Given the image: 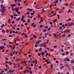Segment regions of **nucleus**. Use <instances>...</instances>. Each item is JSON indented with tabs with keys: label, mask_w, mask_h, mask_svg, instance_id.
I'll return each mask as SVG.
<instances>
[{
	"label": "nucleus",
	"mask_w": 74,
	"mask_h": 74,
	"mask_svg": "<svg viewBox=\"0 0 74 74\" xmlns=\"http://www.w3.org/2000/svg\"><path fill=\"white\" fill-rule=\"evenodd\" d=\"M16 12H17L18 14H21V13L19 12L18 11L19 10V8L18 7L17 8H17H16Z\"/></svg>",
	"instance_id": "nucleus-1"
},
{
	"label": "nucleus",
	"mask_w": 74,
	"mask_h": 74,
	"mask_svg": "<svg viewBox=\"0 0 74 74\" xmlns=\"http://www.w3.org/2000/svg\"><path fill=\"white\" fill-rule=\"evenodd\" d=\"M15 4H12L11 5V7L12 8H13L14 7H15Z\"/></svg>",
	"instance_id": "nucleus-2"
},
{
	"label": "nucleus",
	"mask_w": 74,
	"mask_h": 74,
	"mask_svg": "<svg viewBox=\"0 0 74 74\" xmlns=\"http://www.w3.org/2000/svg\"><path fill=\"white\" fill-rule=\"evenodd\" d=\"M21 21H23V23H25V22L26 21H25V20H24V19H21Z\"/></svg>",
	"instance_id": "nucleus-3"
},
{
	"label": "nucleus",
	"mask_w": 74,
	"mask_h": 74,
	"mask_svg": "<svg viewBox=\"0 0 74 74\" xmlns=\"http://www.w3.org/2000/svg\"><path fill=\"white\" fill-rule=\"evenodd\" d=\"M54 3H55L58 4V0H57L56 1H54Z\"/></svg>",
	"instance_id": "nucleus-4"
},
{
	"label": "nucleus",
	"mask_w": 74,
	"mask_h": 74,
	"mask_svg": "<svg viewBox=\"0 0 74 74\" xmlns=\"http://www.w3.org/2000/svg\"><path fill=\"white\" fill-rule=\"evenodd\" d=\"M65 59H66L67 61H68V62H69V61H70V60L69 58H65Z\"/></svg>",
	"instance_id": "nucleus-5"
},
{
	"label": "nucleus",
	"mask_w": 74,
	"mask_h": 74,
	"mask_svg": "<svg viewBox=\"0 0 74 74\" xmlns=\"http://www.w3.org/2000/svg\"><path fill=\"white\" fill-rule=\"evenodd\" d=\"M21 19V17H19L18 19H16V21H18L19 20H20Z\"/></svg>",
	"instance_id": "nucleus-6"
},
{
	"label": "nucleus",
	"mask_w": 74,
	"mask_h": 74,
	"mask_svg": "<svg viewBox=\"0 0 74 74\" xmlns=\"http://www.w3.org/2000/svg\"><path fill=\"white\" fill-rule=\"evenodd\" d=\"M42 12L43 13H44V12H45V11L44 10V9H42Z\"/></svg>",
	"instance_id": "nucleus-7"
},
{
	"label": "nucleus",
	"mask_w": 74,
	"mask_h": 74,
	"mask_svg": "<svg viewBox=\"0 0 74 74\" xmlns=\"http://www.w3.org/2000/svg\"><path fill=\"white\" fill-rule=\"evenodd\" d=\"M70 62L72 63H74V60H71Z\"/></svg>",
	"instance_id": "nucleus-8"
},
{
	"label": "nucleus",
	"mask_w": 74,
	"mask_h": 74,
	"mask_svg": "<svg viewBox=\"0 0 74 74\" xmlns=\"http://www.w3.org/2000/svg\"><path fill=\"white\" fill-rule=\"evenodd\" d=\"M44 54H45L44 52H43L41 53V55H44Z\"/></svg>",
	"instance_id": "nucleus-9"
},
{
	"label": "nucleus",
	"mask_w": 74,
	"mask_h": 74,
	"mask_svg": "<svg viewBox=\"0 0 74 74\" xmlns=\"http://www.w3.org/2000/svg\"><path fill=\"white\" fill-rule=\"evenodd\" d=\"M40 43V42H39V41L38 40L37 42L36 43V44H39Z\"/></svg>",
	"instance_id": "nucleus-10"
},
{
	"label": "nucleus",
	"mask_w": 74,
	"mask_h": 74,
	"mask_svg": "<svg viewBox=\"0 0 74 74\" xmlns=\"http://www.w3.org/2000/svg\"><path fill=\"white\" fill-rule=\"evenodd\" d=\"M35 52L36 53H37V52H38V50H37V49H36Z\"/></svg>",
	"instance_id": "nucleus-11"
},
{
	"label": "nucleus",
	"mask_w": 74,
	"mask_h": 74,
	"mask_svg": "<svg viewBox=\"0 0 74 74\" xmlns=\"http://www.w3.org/2000/svg\"><path fill=\"white\" fill-rule=\"evenodd\" d=\"M33 37L34 38H37V37H36V36L35 35H34Z\"/></svg>",
	"instance_id": "nucleus-12"
},
{
	"label": "nucleus",
	"mask_w": 74,
	"mask_h": 74,
	"mask_svg": "<svg viewBox=\"0 0 74 74\" xmlns=\"http://www.w3.org/2000/svg\"><path fill=\"white\" fill-rule=\"evenodd\" d=\"M2 33H5V31L4 30H3L2 31Z\"/></svg>",
	"instance_id": "nucleus-13"
},
{
	"label": "nucleus",
	"mask_w": 74,
	"mask_h": 74,
	"mask_svg": "<svg viewBox=\"0 0 74 74\" xmlns=\"http://www.w3.org/2000/svg\"><path fill=\"white\" fill-rule=\"evenodd\" d=\"M56 19H54L53 21V22H56Z\"/></svg>",
	"instance_id": "nucleus-14"
},
{
	"label": "nucleus",
	"mask_w": 74,
	"mask_h": 74,
	"mask_svg": "<svg viewBox=\"0 0 74 74\" xmlns=\"http://www.w3.org/2000/svg\"><path fill=\"white\" fill-rule=\"evenodd\" d=\"M50 67H51V68H52H52H53V64H51L50 66Z\"/></svg>",
	"instance_id": "nucleus-15"
},
{
	"label": "nucleus",
	"mask_w": 74,
	"mask_h": 74,
	"mask_svg": "<svg viewBox=\"0 0 74 74\" xmlns=\"http://www.w3.org/2000/svg\"><path fill=\"white\" fill-rule=\"evenodd\" d=\"M48 55H49V53H47L46 54L45 57H47V56H48Z\"/></svg>",
	"instance_id": "nucleus-16"
},
{
	"label": "nucleus",
	"mask_w": 74,
	"mask_h": 74,
	"mask_svg": "<svg viewBox=\"0 0 74 74\" xmlns=\"http://www.w3.org/2000/svg\"><path fill=\"white\" fill-rule=\"evenodd\" d=\"M35 64H37V61L38 60H35Z\"/></svg>",
	"instance_id": "nucleus-17"
},
{
	"label": "nucleus",
	"mask_w": 74,
	"mask_h": 74,
	"mask_svg": "<svg viewBox=\"0 0 74 74\" xmlns=\"http://www.w3.org/2000/svg\"><path fill=\"white\" fill-rule=\"evenodd\" d=\"M58 19H60V17L59 16V15H58Z\"/></svg>",
	"instance_id": "nucleus-18"
},
{
	"label": "nucleus",
	"mask_w": 74,
	"mask_h": 74,
	"mask_svg": "<svg viewBox=\"0 0 74 74\" xmlns=\"http://www.w3.org/2000/svg\"><path fill=\"white\" fill-rule=\"evenodd\" d=\"M20 59H21L19 58V59H17V60H16V62H18V61Z\"/></svg>",
	"instance_id": "nucleus-19"
},
{
	"label": "nucleus",
	"mask_w": 74,
	"mask_h": 74,
	"mask_svg": "<svg viewBox=\"0 0 74 74\" xmlns=\"http://www.w3.org/2000/svg\"><path fill=\"white\" fill-rule=\"evenodd\" d=\"M4 8H5V7L3 6L2 8V10H4Z\"/></svg>",
	"instance_id": "nucleus-20"
},
{
	"label": "nucleus",
	"mask_w": 74,
	"mask_h": 74,
	"mask_svg": "<svg viewBox=\"0 0 74 74\" xmlns=\"http://www.w3.org/2000/svg\"><path fill=\"white\" fill-rule=\"evenodd\" d=\"M52 5H53V4H51V5H49V8H51V7H52Z\"/></svg>",
	"instance_id": "nucleus-21"
},
{
	"label": "nucleus",
	"mask_w": 74,
	"mask_h": 74,
	"mask_svg": "<svg viewBox=\"0 0 74 74\" xmlns=\"http://www.w3.org/2000/svg\"><path fill=\"white\" fill-rule=\"evenodd\" d=\"M25 37L26 38H27L28 37V36H27V35H25Z\"/></svg>",
	"instance_id": "nucleus-22"
},
{
	"label": "nucleus",
	"mask_w": 74,
	"mask_h": 74,
	"mask_svg": "<svg viewBox=\"0 0 74 74\" xmlns=\"http://www.w3.org/2000/svg\"><path fill=\"white\" fill-rule=\"evenodd\" d=\"M53 36L54 37H56V36H57V35H55V34H53Z\"/></svg>",
	"instance_id": "nucleus-23"
},
{
	"label": "nucleus",
	"mask_w": 74,
	"mask_h": 74,
	"mask_svg": "<svg viewBox=\"0 0 74 74\" xmlns=\"http://www.w3.org/2000/svg\"><path fill=\"white\" fill-rule=\"evenodd\" d=\"M15 45H14L12 49H15Z\"/></svg>",
	"instance_id": "nucleus-24"
},
{
	"label": "nucleus",
	"mask_w": 74,
	"mask_h": 74,
	"mask_svg": "<svg viewBox=\"0 0 74 74\" xmlns=\"http://www.w3.org/2000/svg\"><path fill=\"white\" fill-rule=\"evenodd\" d=\"M8 64H10V65H11V62H8Z\"/></svg>",
	"instance_id": "nucleus-25"
},
{
	"label": "nucleus",
	"mask_w": 74,
	"mask_h": 74,
	"mask_svg": "<svg viewBox=\"0 0 74 74\" xmlns=\"http://www.w3.org/2000/svg\"><path fill=\"white\" fill-rule=\"evenodd\" d=\"M12 11H15H15H16V9H15V8H13L12 9Z\"/></svg>",
	"instance_id": "nucleus-26"
},
{
	"label": "nucleus",
	"mask_w": 74,
	"mask_h": 74,
	"mask_svg": "<svg viewBox=\"0 0 74 74\" xmlns=\"http://www.w3.org/2000/svg\"><path fill=\"white\" fill-rule=\"evenodd\" d=\"M65 26L64 25H62V27H64V28H65V26Z\"/></svg>",
	"instance_id": "nucleus-27"
},
{
	"label": "nucleus",
	"mask_w": 74,
	"mask_h": 74,
	"mask_svg": "<svg viewBox=\"0 0 74 74\" xmlns=\"http://www.w3.org/2000/svg\"><path fill=\"white\" fill-rule=\"evenodd\" d=\"M43 32H47V30H46V29H44L43 30Z\"/></svg>",
	"instance_id": "nucleus-28"
},
{
	"label": "nucleus",
	"mask_w": 74,
	"mask_h": 74,
	"mask_svg": "<svg viewBox=\"0 0 74 74\" xmlns=\"http://www.w3.org/2000/svg\"><path fill=\"white\" fill-rule=\"evenodd\" d=\"M69 51H66V54L67 55H69Z\"/></svg>",
	"instance_id": "nucleus-29"
},
{
	"label": "nucleus",
	"mask_w": 74,
	"mask_h": 74,
	"mask_svg": "<svg viewBox=\"0 0 74 74\" xmlns=\"http://www.w3.org/2000/svg\"><path fill=\"white\" fill-rule=\"evenodd\" d=\"M25 18V16H22V18L21 19H23V18Z\"/></svg>",
	"instance_id": "nucleus-30"
},
{
	"label": "nucleus",
	"mask_w": 74,
	"mask_h": 74,
	"mask_svg": "<svg viewBox=\"0 0 74 74\" xmlns=\"http://www.w3.org/2000/svg\"><path fill=\"white\" fill-rule=\"evenodd\" d=\"M49 63H50V62H49H49H47V64H49Z\"/></svg>",
	"instance_id": "nucleus-31"
},
{
	"label": "nucleus",
	"mask_w": 74,
	"mask_h": 74,
	"mask_svg": "<svg viewBox=\"0 0 74 74\" xmlns=\"http://www.w3.org/2000/svg\"><path fill=\"white\" fill-rule=\"evenodd\" d=\"M2 40L3 41H5V40H7V39H5V38L3 39H2Z\"/></svg>",
	"instance_id": "nucleus-32"
},
{
	"label": "nucleus",
	"mask_w": 74,
	"mask_h": 74,
	"mask_svg": "<svg viewBox=\"0 0 74 74\" xmlns=\"http://www.w3.org/2000/svg\"><path fill=\"white\" fill-rule=\"evenodd\" d=\"M6 33H8V32H9V30H6Z\"/></svg>",
	"instance_id": "nucleus-33"
},
{
	"label": "nucleus",
	"mask_w": 74,
	"mask_h": 74,
	"mask_svg": "<svg viewBox=\"0 0 74 74\" xmlns=\"http://www.w3.org/2000/svg\"><path fill=\"white\" fill-rule=\"evenodd\" d=\"M36 9H37L38 10V9H40V8H38L37 7V5L36 6Z\"/></svg>",
	"instance_id": "nucleus-34"
},
{
	"label": "nucleus",
	"mask_w": 74,
	"mask_h": 74,
	"mask_svg": "<svg viewBox=\"0 0 74 74\" xmlns=\"http://www.w3.org/2000/svg\"><path fill=\"white\" fill-rule=\"evenodd\" d=\"M10 18H9V19L8 20V23H9L10 22Z\"/></svg>",
	"instance_id": "nucleus-35"
},
{
	"label": "nucleus",
	"mask_w": 74,
	"mask_h": 74,
	"mask_svg": "<svg viewBox=\"0 0 74 74\" xmlns=\"http://www.w3.org/2000/svg\"><path fill=\"white\" fill-rule=\"evenodd\" d=\"M5 15V13H2V14H1V15Z\"/></svg>",
	"instance_id": "nucleus-36"
},
{
	"label": "nucleus",
	"mask_w": 74,
	"mask_h": 74,
	"mask_svg": "<svg viewBox=\"0 0 74 74\" xmlns=\"http://www.w3.org/2000/svg\"><path fill=\"white\" fill-rule=\"evenodd\" d=\"M2 52H5V50L3 49L2 51Z\"/></svg>",
	"instance_id": "nucleus-37"
},
{
	"label": "nucleus",
	"mask_w": 74,
	"mask_h": 74,
	"mask_svg": "<svg viewBox=\"0 0 74 74\" xmlns=\"http://www.w3.org/2000/svg\"><path fill=\"white\" fill-rule=\"evenodd\" d=\"M34 13H31V15H34Z\"/></svg>",
	"instance_id": "nucleus-38"
},
{
	"label": "nucleus",
	"mask_w": 74,
	"mask_h": 74,
	"mask_svg": "<svg viewBox=\"0 0 74 74\" xmlns=\"http://www.w3.org/2000/svg\"><path fill=\"white\" fill-rule=\"evenodd\" d=\"M15 53V51H13V55H14Z\"/></svg>",
	"instance_id": "nucleus-39"
},
{
	"label": "nucleus",
	"mask_w": 74,
	"mask_h": 74,
	"mask_svg": "<svg viewBox=\"0 0 74 74\" xmlns=\"http://www.w3.org/2000/svg\"><path fill=\"white\" fill-rule=\"evenodd\" d=\"M45 36H47V35H48V33H46L45 34Z\"/></svg>",
	"instance_id": "nucleus-40"
},
{
	"label": "nucleus",
	"mask_w": 74,
	"mask_h": 74,
	"mask_svg": "<svg viewBox=\"0 0 74 74\" xmlns=\"http://www.w3.org/2000/svg\"><path fill=\"white\" fill-rule=\"evenodd\" d=\"M42 49V48H40L39 49V51H41V50Z\"/></svg>",
	"instance_id": "nucleus-41"
},
{
	"label": "nucleus",
	"mask_w": 74,
	"mask_h": 74,
	"mask_svg": "<svg viewBox=\"0 0 74 74\" xmlns=\"http://www.w3.org/2000/svg\"><path fill=\"white\" fill-rule=\"evenodd\" d=\"M49 41V40H47L46 42V44H48L49 43L48 42Z\"/></svg>",
	"instance_id": "nucleus-42"
},
{
	"label": "nucleus",
	"mask_w": 74,
	"mask_h": 74,
	"mask_svg": "<svg viewBox=\"0 0 74 74\" xmlns=\"http://www.w3.org/2000/svg\"><path fill=\"white\" fill-rule=\"evenodd\" d=\"M9 37H12V36L11 35H10L9 36Z\"/></svg>",
	"instance_id": "nucleus-43"
},
{
	"label": "nucleus",
	"mask_w": 74,
	"mask_h": 74,
	"mask_svg": "<svg viewBox=\"0 0 74 74\" xmlns=\"http://www.w3.org/2000/svg\"><path fill=\"white\" fill-rule=\"evenodd\" d=\"M34 25V23H33L32 24V26H33V25Z\"/></svg>",
	"instance_id": "nucleus-44"
},
{
	"label": "nucleus",
	"mask_w": 74,
	"mask_h": 74,
	"mask_svg": "<svg viewBox=\"0 0 74 74\" xmlns=\"http://www.w3.org/2000/svg\"><path fill=\"white\" fill-rule=\"evenodd\" d=\"M50 25H52V24H53V23H52V22H50Z\"/></svg>",
	"instance_id": "nucleus-45"
},
{
	"label": "nucleus",
	"mask_w": 74,
	"mask_h": 74,
	"mask_svg": "<svg viewBox=\"0 0 74 74\" xmlns=\"http://www.w3.org/2000/svg\"><path fill=\"white\" fill-rule=\"evenodd\" d=\"M47 30L48 31H49V30H51V28L50 27Z\"/></svg>",
	"instance_id": "nucleus-46"
},
{
	"label": "nucleus",
	"mask_w": 74,
	"mask_h": 74,
	"mask_svg": "<svg viewBox=\"0 0 74 74\" xmlns=\"http://www.w3.org/2000/svg\"><path fill=\"white\" fill-rule=\"evenodd\" d=\"M29 22H30V19H29L27 21V22H28V23H29Z\"/></svg>",
	"instance_id": "nucleus-47"
},
{
	"label": "nucleus",
	"mask_w": 74,
	"mask_h": 74,
	"mask_svg": "<svg viewBox=\"0 0 74 74\" xmlns=\"http://www.w3.org/2000/svg\"><path fill=\"white\" fill-rule=\"evenodd\" d=\"M45 62H48V60H45Z\"/></svg>",
	"instance_id": "nucleus-48"
},
{
	"label": "nucleus",
	"mask_w": 74,
	"mask_h": 74,
	"mask_svg": "<svg viewBox=\"0 0 74 74\" xmlns=\"http://www.w3.org/2000/svg\"><path fill=\"white\" fill-rule=\"evenodd\" d=\"M38 56H41V54H40V53H38Z\"/></svg>",
	"instance_id": "nucleus-49"
},
{
	"label": "nucleus",
	"mask_w": 74,
	"mask_h": 74,
	"mask_svg": "<svg viewBox=\"0 0 74 74\" xmlns=\"http://www.w3.org/2000/svg\"><path fill=\"white\" fill-rule=\"evenodd\" d=\"M5 59V60H8V58H6Z\"/></svg>",
	"instance_id": "nucleus-50"
},
{
	"label": "nucleus",
	"mask_w": 74,
	"mask_h": 74,
	"mask_svg": "<svg viewBox=\"0 0 74 74\" xmlns=\"http://www.w3.org/2000/svg\"><path fill=\"white\" fill-rule=\"evenodd\" d=\"M10 56L11 57H12V56H13V55H12V53L10 54Z\"/></svg>",
	"instance_id": "nucleus-51"
},
{
	"label": "nucleus",
	"mask_w": 74,
	"mask_h": 74,
	"mask_svg": "<svg viewBox=\"0 0 74 74\" xmlns=\"http://www.w3.org/2000/svg\"><path fill=\"white\" fill-rule=\"evenodd\" d=\"M25 33H23L21 34V36H23V35H25Z\"/></svg>",
	"instance_id": "nucleus-52"
},
{
	"label": "nucleus",
	"mask_w": 74,
	"mask_h": 74,
	"mask_svg": "<svg viewBox=\"0 0 74 74\" xmlns=\"http://www.w3.org/2000/svg\"><path fill=\"white\" fill-rule=\"evenodd\" d=\"M29 11L27 12V15H28V14H29Z\"/></svg>",
	"instance_id": "nucleus-53"
},
{
	"label": "nucleus",
	"mask_w": 74,
	"mask_h": 74,
	"mask_svg": "<svg viewBox=\"0 0 74 74\" xmlns=\"http://www.w3.org/2000/svg\"><path fill=\"white\" fill-rule=\"evenodd\" d=\"M8 71L9 72V73H12V71L11 70Z\"/></svg>",
	"instance_id": "nucleus-54"
},
{
	"label": "nucleus",
	"mask_w": 74,
	"mask_h": 74,
	"mask_svg": "<svg viewBox=\"0 0 74 74\" xmlns=\"http://www.w3.org/2000/svg\"><path fill=\"white\" fill-rule=\"evenodd\" d=\"M25 26H27V23H25Z\"/></svg>",
	"instance_id": "nucleus-55"
},
{
	"label": "nucleus",
	"mask_w": 74,
	"mask_h": 74,
	"mask_svg": "<svg viewBox=\"0 0 74 74\" xmlns=\"http://www.w3.org/2000/svg\"><path fill=\"white\" fill-rule=\"evenodd\" d=\"M0 47H1V50H2L3 48V47L2 46H1Z\"/></svg>",
	"instance_id": "nucleus-56"
},
{
	"label": "nucleus",
	"mask_w": 74,
	"mask_h": 74,
	"mask_svg": "<svg viewBox=\"0 0 74 74\" xmlns=\"http://www.w3.org/2000/svg\"><path fill=\"white\" fill-rule=\"evenodd\" d=\"M50 51L51 52H53V49H51Z\"/></svg>",
	"instance_id": "nucleus-57"
},
{
	"label": "nucleus",
	"mask_w": 74,
	"mask_h": 74,
	"mask_svg": "<svg viewBox=\"0 0 74 74\" xmlns=\"http://www.w3.org/2000/svg\"><path fill=\"white\" fill-rule=\"evenodd\" d=\"M43 27V26H42V25H40V27Z\"/></svg>",
	"instance_id": "nucleus-58"
},
{
	"label": "nucleus",
	"mask_w": 74,
	"mask_h": 74,
	"mask_svg": "<svg viewBox=\"0 0 74 74\" xmlns=\"http://www.w3.org/2000/svg\"><path fill=\"white\" fill-rule=\"evenodd\" d=\"M33 40V38H32L30 39V40Z\"/></svg>",
	"instance_id": "nucleus-59"
},
{
	"label": "nucleus",
	"mask_w": 74,
	"mask_h": 74,
	"mask_svg": "<svg viewBox=\"0 0 74 74\" xmlns=\"http://www.w3.org/2000/svg\"><path fill=\"white\" fill-rule=\"evenodd\" d=\"M67 32H68V33H69V32H70V29H68V30L67 31Z\"/></svg>",
	"instance_id": "nucleus-60"
},
{
	"label": "nucleus",
	"mask_w": 74,
	"mask_h": 74,
	"mask_svg": "<svg viewBox=\"0 0 74 74\" xmlns=\"http://www.w3.org/2000/svg\"><path fill=\"white\" fill-rule=\"evenodd\" d=\"M64 50H63V49H61V52H64Z\"/></svg>",
	"instance_id": "nucleus-61"
},
{
	"label": "nucleus",
	"mask_w": 74,
	"mask_h": 74,
	"mask_svg": "<svg viewBox=\"0 0 74 74\" xmlns=\"http://www.w3.org/2000/svg\"><path fill=\"white\" fill-rule=\"evenodd\" d=\"M5 71H8V69H5Z\"/></svg>",
	"instance_id": "nucleus-62"
},
{
	"label": "nucleus",
	"mask_w": 74,
	"mask_h": 74,
	"mask_svg": "<svg viewBox=\"0 0 74 74\" xmlns=\"http://www.w3.org/2000/svg\"><path fill=\"white\" fill-rule=\"evenodd\" d=\"M17 30H19V28H18L16 29Z\"/></svg>",
	"instance_id": "nucleus-63"
},
{
	"label": "nucleus",
	"mask_w": 74,
	"mask_h": 74,
	"mask_svg": "<svg viewBox=\"0 0 74 74\" xmlns=\"http://www.w3.org/2000/svg\"><path fill=\"white\" fill-rule=\"evenodd\" d=\"M1 12L2 13H4V12L3 10H1Z\"/></svg>",
	"instance_id": "nucleus-64"
}]
</instances>
